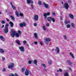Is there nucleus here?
Instances as JSON below:
<instances>
[{
  "label": "nucleus",
  "instance_id": "nucleus-33",
  "mask_svg": "<svg viewBox=\"0 0 76 76\" xmlns=\"http://www.w3.org/2000/svg\"><path fill=\"white\" fill-rule=\"evenodd\" d=\"M31 8H30V9H34V7H33V5L32 4H31Z\"/></svg>",
  "mask_w": 76,
  "mask_h": 76
},
{
  "label": "nucleus",
  "instance_id": "nucleus-10",
  "mask_svg": "<svg viewBox=\"0 0 76 76\" xmlns=\"http://www.w3.org/2000/svg\"><path fill=\"white\" fill-rule=\"evenodd\" d=\"M27 2L28 4H29V3H31L32 4H33L34 2L33 1L31 0H27Z\"/></svg>",
  "mask_w": 76,
  "mask_h": 76
},
{
  "label": "nucleus",
  "instance_id": "nucleus-27",
  "mask_svg": "<svg viewBox=\"0 0 76 76\" xmlns=\"http://www.w3.org/2000/svg\"><path fill=\"white\" fill-rule=\"evenodd\" d=\"M71 25L73 28H75V24H74L73 23H71Z\"/></svg>",
  "mask_w": 76,
  "mask_h": 76
},
{
  "label": "nucleus",
  "instance_id": "nucleus-54",
  "mask_svg": "<svg viewBox=\"0 0 76 76\" xmlns=\"http://www.w3.org/2000/svg\"><path fill=\"white\" fill-rule=\"evenodd\" d=\"M44 71H45V72H47V69H44Z\"/></svg>",
  "mask_w": 76,
  "mask_h": 76
},
{
  "label": "nucleus",
  "instance_id": "nucleus-5",
  "mask_svg": "<svg viewBox=\"0 0 76 76\" xmlns=\"http://www.w3.org/2000/svg\"><path fill=\"white\" fill-rule=\"evenodd\" d=\"M9 31V29H8V27H5V28L4 31V33L5 34H7V32Z\"/></svg>",
  "mask_w": 76,
  "mask_h": 76
},
{
  "label": "nucleus",
  "instance_id": "nucleus-9",
  "mask_svg": "<svg viewBox=\"0 0 76 76\" xmlns=\"http://www.w3.org/2000/svg\"><path fill=\"white\" fill-rule=\"evenodd\" d=\"M34 37L36 39H38V35H37V33H35L34 34Z\"/></svg>",
  "mask_w": 76,
  "mask_h": 76
},
{
  "label": "nucleus",
  "instance_id": "nucleus-42",
  "mask_svg": "<svg viewBox=\"0 0 76 76\" xmlns=\"http://www.w3.org/2000/svg\"><path fill=\"white\" fill-rule=\"evenodd\" d=\"M1 23H2V24H4V23H5V21L3 20L1 21Z\"/></svg>",
  "mask_w": 76,
  "mask_h": 76
},
{
  "label": "nucleus",
  "instance_id": "nucleus-55",
  "mask_svg": "<svg viewBox=\"0 0 76 76\" xmlns=\"http://www.w3.org/2000/svg\"><path fill=\"white\" fill-rule=\"evenodd\" d=\"M14 76H18V74H17L16 73H15L14 74Z\"/></svg>",
  "mask_w": 76,
  "mask_h": 76
},
{
  "label": "nucleus",
  "instance_id": "nucleus-44",
  "mask_svg": "<svg viewBox=\"0 0 76 76\" xmlns=\"http://www.w3.org/2000/svg\"><path fill=\"white\" fill-rule=\"evenodd\" d=\"M68 63H69V65H71V64H72V62H70V61L68 62Z\"/></svg>",
  "mask_w": 76,
  "mask_h": 76
},
{
  "label": "nucleus",
  "instance_id": "nucleus-57",
  "mask_svg": "<svg viewBox=\"0 0 76 76\" xmlns=\"http://www.w3.org/2000/svg\"><path fill=\"white\" fill-rule=\"evenodd\" d=\"M2 59L3 60H5V58H4V57H3L2 58Z\"/></svg>",
  "mask_w": 76,
  "mask_h": 76
},
{
  "label": "nucleus",
  "instance_id": "nucleus-49",
  "mask_svg": "<svg viewBox=\"0 0 76 76\" xmlns=\"http://www.w3.org/2000/svg\"><path fill=\"white\" fill-rule=\"evenodd\" d=\"M59 70L60 71V72H63V70H62V69L60 68L59 69Z\"/></svg>",
  "mask_w": 76,
  "mask_h": 76
},
{
  "label": "nucleus",
  "instance_id": "nucleus-31",
  "mask_svg": "<svg viewBox=\"0 0 76 76\" xmlns=\"http://www.w3.org/2000/svg\"><path fill=\"white\" fill-rule=\"evenodd\" d=\"M42 28L43 29L44 31H46V28H45V27L44 26H42Z\"/></svg>",
  "mask_w": 76,
  "mask_h": 76
},
{
  "label": "nucleus",
  "instance_id": "nucleus-4",
  "mask_svg": "<svg viewBox=\"0 0 76 76\" xmlns=\"http://www.w3.org/2000/svg\"><path fill=\"white\" fill-rule=\"evenodd\" d=\"M13 66H14V64L13 63H11L10 65L8 66V69H12L13 68Z\"/></svg>",
  "mask_w": 76,
  "mask_h": 76
},
{
  "label": "nucleus",
  "instance_id": "nucleus-45",
  "mask_svg": "<svg viewBox=\"0 0 76 76\" xmlns=\"http://www.w3.org/2000/svg\"><path fill=\"white\" fill-rule=\"evenodd\" d=\"M46 14L48 16H49V15H50V13L49 12H47V13H46Z\"/></svg>",
  "mask_w": 76,
  "mask_h": 76
},
{
  "label": "nucleus",
  "instance_id": "nucleus-23",
  "mask_svg": "<svg viewBox=\"0 0 76 76\" xmlns=\"http://www.w3.org/2000/svg\"><path fill=\"white\" fill-rule=\"evenodd\" d=\"M42 65L43 67H44V68H47V66L45 64H42Z\"/></svg>",
  "mask_w": 76,
  "mask_h": 76
},
{
  "label": "nucleus",
  "instance_id": "nucleus-32",
  "mask_svg": "<svg viewBox=\"0 0 76 76\" xmlns=\"http://www.w3.org/2000/svg\"><path fill=\"white\" fill-rule=\"evenodd\" d=\"M12 7L14 10H15V8H16V7L14 5H12Z\"/></svg>",
  "mask_w": 76,
  "mask_h": 76
},
{
  "label": "nucleus",
  "instance_id": "nucleus-51",
  "mask_svg": "<svg viewBox=\"0 0 76 76\" xmlns=\"http://www.w3.org/2000/svg\"><path fill=\"white\" fill-rule=\"evenodd\" d=\"M40 45H43V43L42 42H40Z\"/></svg>",
  "mask_w": 76,
  "mask_h": 76
},
{
  "label": "nucleus",
  "instance_id": "nucleus-30",
  "mask_svg": "<svg viewBox=\"0 0 76 76\" xmlns=\"http://www.w3.org/2000/svg\"><path fill=\"white\" fill-rule=\"evenodd\" d=\"M66 27L67 28H70V24H67L66 26Z\"/></svg>",
  "mask_w": 76,
  "mask_h": 76
},
{
  "label": "nucleus",
  "instance_id": "nucleus-1",
  "mask_svg": "<svg viewBox=\"0 0 76 76\" xmlns=\"http://www.w3.org/2000/svg\"><path fill=\"white\" fill-rule=\"evenodd\" d=\"M19 48L21 53H23L25 52V48L23 46H20L19 47Z\"/></svg>",
  "mask_w": 76,
  "mask_h": 76
},
{
  "label": "nucleus",
  "instance_id": "nucleus-7",
  "mask_svg": "<svg viewBox=\"0 0 76 76\" xmlns=\"http://www.w3.org/2000/svg\"><path fill=\"white\" fill-rule=\"evenodd\" d=\"M29 73H31L30 71H29L28 69H27L25 72V75H26V76H28V75H29Z\"/></svg>",
  "mask_w": 76,
  "mask_h": 76
},
{
  "label": "nucleus",
  "instance_id": "nucleus-59",
  "mask_svg": "<svg viewBox=\"0 0 76 76\" xmlns=\"http://www.w3.org/2000/svg\"><path fill=\"white\" fill-rule=\"evenodd\" d=\"M52 14L53 15H56V14H55V13H52Z\"/></svg>",
  "mask_w": 76,
  "mask_h": 76
},
{
  "label": "nucleus",
  "instance_id": "nucleus-52",
  "mask_svg": "<svg viewBox=\"0 0 76 76\" xmlns=\"http://www.w3.org/2000/svg\"><path fill=\"white\" fill-rule=\"evenodd\" d=\"M10 76H14V75L13 74H10Z\"/></svg>",
  "mask_w": 76,
  "mask_h": 76
},
{
  "label": "nucleus",
  "instance_id": "nucleus-56",
  "mask_svg": "<svg viewBox=\"0 0 76 76\" xmlns=\"http://www.w3.org/2000/svg\"><path fill=\"white\" fill-rule=\"evenodd\" d=\"M34 43L35 44H38V42H34Z\"/></svg>",
  "mask_w": 76,
  "mask_h": 76
},
{
  "label": "nucleus",
  "instance_id": "nucleus-48",
  "mask_svg": "<svg viewBox=\"0 0 76 76\" xmlns=\"http://www.w3.org/2000/svg\"><path fill=\"white\" fill-rule=\"evenodd\" d=\"M28 63L29 64H31L32 63V62H31V61H29L28 62Z\"/></svg>",
  "mask_w": 76,
  "mask_h": 76
},
{
  "label": "nucleus",
  "instance_id": "nucleus-29",
  "mask_svg": "<svg viewBox=\"0 0 76 76\" xmlns=\"http://www.w3.org/2000/svg\"><path fill=\"white\" fill-rule=\"evenodd\" d=\"M51 20L53 22H55L56 20H55V18H52Z\"/></svg>",
  "mask_w": 76,
  "mask_h": 76
},
{
  "label": "nucleus",
  "instance_id": "nucleus-28",
  "mask_svg": "<svg viewBox=\"0 0 76 76\" xmlns=\"http://www.w3.org/2000/svg\"><path fill=\"white\" fill-rule=\"evenodd\" d=\"M15 35L16 37H17V38H19V34L18 33H15Z\"/></svg>",
  "mask_w": 76,
  "mask_h": 76
},
{
  "label": "nucleus",
  "instance_id": "nucleus-34",
  "mask_svg": "<svg viewBox=\"0 0 76 76\" xmlns=\"http://www.w3.org/2000/svg\"><path fill=\"white\" fill-rule=\"evenodd\" d=\"M10 16L11 18V19L12 20H14V19H15V18H14V17H13V16H12V15H10Z\"/></svg>",
  "mask_w": 76,
  "mask_h": 76
},
{
  "label": "nucleus",
  "instance_id": "nucleus-60",
  "mask_svg": "<svg viewBox=\"0 0 76 76\" xmlns=\"http://www.w3.org/2000/svg\"><path fill=\"white\" fill-rule=\"evenodd\" d=\"M10 4L12 6L13 5V4H12V2H10Z\"/></svg>",
  "mask_w": 76,
  "mask_h": 76
},
{
  "label": "nucleus",
  "instance_id": "nucleus-43",
  "mask_svg": "<svg viewBox=\"0 0 76 76\" xmlns=\"http://www.w3.org/2000/svg\"><path fill=\"white\" fill-rule=\"evenodd\" d=\"M48 63L49 64H51V63H52V62L51 61H49L48 62Z\"/></svg>",
  "mask_w": 76,
  "mask_h": 76
},
{
  "label": "nucleus",
  "instance_id": "nucleus-3",
  "mask_svg": "<svg viewBox=\"0 0 76 76\" xmlns=\"http://www.w3.org/2000/svg\"><path fill=\"white\" fill-rule=\"evenodd\" d=\"M64 6L66 9H68L69 7V4L67 3H65Z\"/></svg>",
  "mask_w": 76,
  "mask_h": 76
},
{
  "label": "nucleus",
  "instance_id": "nucleus-25",
  "mask_svg": "<svg viewBox=\"0 0 76 76\" xmlns=\"http://www.w3.org/2000/svg\"><path fill=\"white\" fill-rule=\"evenodd\" d=\"M15 14L18 17H19V15L18 14V11H16L15 12Z\"/></svg>",
  "mask_w": 76,
  "mask_h": 76
},
{
  "label": "nucleus",
  "instance_id": "nucleus-64",
  "mask_svg": "<svg viewBox=\"0 0 76 76\" xmlns=\"http://www.w3.org/2000/svg\"><path fill=\"white\" fill-rule=\"evenodd\" d=\"M55 75H56V76H58V74H56Z\"/></svg>",
  "mask_w": 76,
  "mask_h": 76
},
{
  "label": "nucleus",
  "instance_id": "nucleus-14",
  "mask_svg": "<svg viewBox=\"0 0 76 76\" xmlns=\"http://www.w3.org/2000/svg\"><path fill=\"white\" fill-rule=\"evenodd\" d=\"M0 38L2 41H5V39L4 38V37H3L1 36L0 37Z\"/></svg>",
  "mask_w": 76,
  "mask_h": 76
},
{
  "label": "nucleus",
  "instance_id": "nucleus-62",
  "mask_svg": "<svg viewBox=\"0 0 76 76\" xmlns=\"http://www.w3.org/2000/svg\"><path fill=\"white\" fill-rule=\"evenodd\" d=\"M60 19H61V20H62L63 19V18L61 17L60 18Z\"/></svg>",
  "mask_w": 76,
  "mask_h": 76
},
{
  "label": "nucleus",
  "instance_id": "nucleus-47",
  "mask_svg": "<svg viewBox=\"0 0 76 76\" xmlns=\"http://www.w3.org/2000/svg\"><path fill=\"white\" fill-rule=\"evenodd\" d=\"M34 25L35 26H37V24L36 23H34Z\"/></svg>",
  "mask_w": 76,
  "mask_h": 76
},
{
  "label": "nucleus",
  "instance_id": "nucleus-22",
  "mask_svg": "<svg viewBox=\"0 0 76 76\" xmlns=\"http://www.w3.org/2000/svg\"><path fill=\"white\" fill-rule=\"evenodd\" d=\"M34 63L36 65V66H37V60H35L34 61Z\"/></svg>",
  "mask_w": 76,
  "mask_h": 76
},
{
  "label": "nucleus",
  "instance_id": "nucleus-63",
  "mask_svg": "<svg viewBox=\"0 0 76 76\" xmlns=\"http://www.w3.org/2000/svg\"><path fill=\"white\" fill-rule=\"evenodd\" d=\"M68 23H70V21H68Z\"/></svg>",
  "mask_w": 76,
  "mask_h": 76
},
{
  "label": "nucleus",
  "instance_id": "nucleus-17",
  "mask_svg": "<svg viewBox=\"0 0 76 76\" xmlns=\"http://www.w3.org/2000/svg\"><path fill=\"white\" fill-rule=\"evenodd\" d=\"M69 17H70V18H71V19H73L74 16L73 15L70 14L69 15Z\"/></svg>",
  "mask_w": 76,
  "mask_h": 76
},
{
  "label": "nucleus",
  "instance_id": "nucleus-18",
  "mask_svg": "<svg viewBox=\"0 0 76 76\" xmlns=\"http://www.w3.org/2000/svg\"><path fill=\"white\" fill-rule=\"evenodd\" d=\"M45 40L46 41H47L48 42H49V41H51V39L49 38H46L45 39Z\"/></svg>",
  "mask_w": 76,
  "mask_h": 76
},
{
  "label": "nucleus",
  "instance_id": "nucleus-61",
  "mask_svg": "<svg viewBox=\"0 0 76 76\" xmlns=\"http://www.w3.org/2000/svg\"><path fill=\"white\" fill-rule=\"evenodd\" d=\"M4 25H3L1 27V28H4Z\"/></svg>",
  "mask_w": 76,
  "mask_h": 76
},
{
  "label": "nucleus",
  "instance_id": "nucleus-13",
  "mask_svg": "<svg viewBox=\"0 0 76 76\" xmlns=\"http://www.w3.org/2000/svg\"><path fill=\"white\" fill-rule=\"evenodd\" d=\"M55 51H57V53H60V49L58 47H56V49H55Z\"/></svg>",
  "mask_w": 76,
  "mask_h": 76
},
{
  "label": "nucleus",
  "instance_id": "nucleus-37",
  "mask_svg": "<svg viewBox=\"0 0 76 76\" xmlns=\"http://www.w3.org/2000/svg\"><path fill=\"white\" fill-rule=\"evenodd\" d=\"M64 39L65 40H66L67 39V36L66 35H64Z\"/></svg>",
  "mask_w": 76,
  "mask_h": 76
},
{
  "label": "nucleus",
  "instance_id": "nucleus-50",
  "mask_svg": "<svg viewBox=\"0 0 76 76\" xmlns=\"http://www.w3.org/2000/svg\"><path fill=\"white\" fill-rule=\"evenodd\" d=\"M46 25H47V26H50V24L48 23H47L46 24Z\"/></svg>",
  "mask_w": 76,
  "mask_h": 76
},
{
  "label": "nucleus",
  "instance_id": "nucleus-24",
  "mask_svg": "<svg viewBox=\"0 0 76 76\" xmlns=\"http://www.w3.org/2000/svg\"><path fill=\"white\" fill-rule=\"evenodd\" d=\"M47 13H45L44 15L43 16H44V18L45 19H47Z\"/></svg>",
  "mask_w": 76,
  "mask_h": 76
},
{
  "label": "nucleus",
  "instance_id": "nucleus-53",
  "mask_svg": "<svg viewBox=\"0 0 76 76\" xmlns=\"http://www.w3.org/2000/svg\"><path fill=\"white\" fill-rule=\"evenodd\" d=\"M6 19L7 21H8V22H9V21H10V20H9V19H8V18H6Z\"/></svg>",
  "mask_w": 76,
  "mask_h": 76
},
{
  "label": "nucleus",
  "instance_id": "nucleus-26",
  "mask_svg": "<svg viewBox=\"0 0 76 76\" xmlns=\"http://www.w3.org/2000/svg\"><path fill=\"white\" fill-rule=\"evenodd\" d=\"M38 4L39 5H41V4H42V1H38Z\"/></svg>",
  "mask_w": 76,
  "mask_h": 76
},
{
  "label": "nucleus",
  "instance_id": "nucleus-15",
  "mask_svg": "<svg viewBox=\"0 0 76 76\" xmlns=\"http://www.w3.org/2000/svg\"><path fill=\"white\" fill-rule=\"evenodd\" d=\"M10 26L12 28H13V26L14 25L13 24V23L12 22V21H10Z\"/></svg>",
  "mask_w": 76,
  "mask_h": 76
},
{
  "label": "nucleus",
  "instance_id": "nucleus-21",
  "mask_svg": "<svg viewBox=\"0 0 76 76\" xmlns=\"http://www.w3.org/2000/svg\"><path fill=\"white\" fill-rule=\"evenodd\" d=\"M0 52L1 53H4V50L3 49H0Z\"/></svg>",
  "mask_w": 76,
  "mask_h": 76
},
{
  "label": "nucleus",
  "instance_id": "nucleus-36",
  "mask_svg": "<svg viewBox=\"0 0 76 76\" xmlns=\"http://www.w3.org/2000/svg\"><path fill=\"white\" fill-rule=\"evenodd\" d=\"M18 32L19 33V34H20V35L21 34H22V32H21V31L20 30L18 31Z\"/></svg>",
  "mask_w": 76,
  "mask_h": 76
},
{
  "label": "nucleus",
  "instance_id": "nucleus-35",
  "mask_svg": "<svg viewBox=\"0 0 76 76\" xmlns=\"http://www.w3.org/2000/svg\"><path fill=\"white\" fill-rule=\"evenodd\" d=\"M24 71H25V69L22 68L21 69V72H22V73H23Z\"/></svg>",
  "mask_w": 76,
  "mask_h": 76
},
{
  "label": "nucleus",
  "instance_id": "nucleus-20",
  "mask_svg": "<svg viewBox=\"0 0 76 76\" xmlns=\"http://www.w3.org/2000/svg\"><path fill=\"white\" fill-rule=\"evenodd\" d=\"M69 54L71 56H72V57L73 58H75V56H73V53H72L70 52L69 53Z\"/></svg>",
  "mask_w": 76,
  "mask_h": 76
},
{
  "label": "nucleus",
  "instance_id": "nucleus-40",
  "mask_svg": "<svg viewBox=\"0 0 76 76\" xmlns=\"http://www.w3.org/2000/svg\"><path fill=\"white\" fill-rule=\"evenodd\" d=\"M23 42L24 44H25L26 43V41L24 40L23 41Z\"/></svg>",
  "mask_w": 76,
  "mask_h": 76
},
{
  "label": "nucleus",
  "instance_id": "nucleus-8",
  "mask_svg": "<svg viewBox=\"0 0 76 76\" xmlns=\"http://www.w3.org/2000/svg\"><path fill=\"white\" fill-rule=\"evenodd\" d=\"M34 19L36 21H37L38 19V15H35L34 17Z\"/></svg>",
  "mask_w": 76,
  "mask_h": 76
},
{
  "label": "nucleus",
  "instance_id": "nucleus-19",
  "mask_svg": "<svg viewBox=\"0 0 76 76\" xmlns=\"http://www.w3.org/2000/svg\"><path fill=\"white\" fill-rule=\"evenodd\" d=\"M66 72L64 74L65 76H69V73H68V71H66Z\"/></svg>",
  "mask_w": 76,
  "mask_h": 76
},
{
  "label": "nucleus",
  "instance_id": "nucleus-58",
  "mask_svg": "<svg viewBox=\"0 0 76 76\" xmlns=\"http://www.w3.org/2000/svg\"><path fill=\"white\" fill-rule=\"evenodd\" d=\"M6 71V69H3V72H5Z\"/></svg>",
  "mask_w": 76,
  "mask_h": 76
},
{
  "label": "nucleus",
  "instance_id": "nucleus-16",
  "mask_svg": "<svg viewBox=\"0 0 76 76\" xmlns=\"http://www.w3.org/2000/svg\"><path fill=\"white\" fill-rule=\"evenodd\" d=\"M52 18V17H48L47 18V20H48V21H49V22H50L51 20V19Z\"/></svg>",
  "mask_w": 76,
  "mask_h": 76
},
{
  "label": "nucleus",
  "instance_id": "nucleus-12",
  "mask_svg": "<svg viewBox=\"0 0 76 76\" xmlns=\"http://www.w3.org/2000/svg\"><path fill=\"white\" fill-rule=\"evenodd\" d=\"M43 4L45 6V8H48V4L45 3V2H43Z\"/></svg>",
  "mask_w": 76,
  "mask_h": 76
},
{
  "label": "nucleus",
  "instance_id": "nucleus-39",
  "mask_svg": "<svg viewBox=\"0 0 76 76\" xmlns=\"http://www.w3.org/2000/svg\"><path fill=\"white\" fill-rule=\"evenodd\" d=\"M45 44H46V45H48V44H49V42H47V41H45Z\"/></svg>",
  "mask_w": 76,
  "mask_h": 76
},
{
  "label": "nucleus",
  "instance_id": "nucleus-11",
  "mask_svg": "<svg viewBox=\"0 0 76 76\" xmlns=\"http://www.w3.org/2000/svg\"><path fill=\"white\" fill-rule=\"evenodd\" d=\"M15 41L16 43H17V44L18 45H21V44L20 43V42L18 40H15Z\"/></svg>",
  "mask_w": 76,
  "mask_h": 76
},
{
  "label": "nucleus",
  "instance_id": "nucleus-41",
  "mask_svg": "<svg viewBox=\"0 0 76 76\" xmlns=\"http://www.w3.org/2000/svg\"><path fill=\"white\" fill-rule=\"evenodd\" d=\"M20 15L21 17L23 16V14L22 13H20Z\"/></svg>",
  "mask_w": 76,
  "mask_h": 76
},
{
  "label": "nucleus",
  "instance_id": "nucleus-46",
  "mask_svg": "<svg viewBox=\"0 0 76 76\" xmlns=\"http://www.w3.org/2000/svg\"><path fill=\"white\" fill-rule=\"evenodd\" d=\"M9 24L7 23L6 24V26H5V28H6V27H8L7 26H9Z\"/></svg>",
  "mask_w": 76,
  "mask_h": 76
},
{
  "label": "nucleus",
  "instance_id": "nucleus-2",
  "mask_svg": "<svg viewBox=\"0 0 76 76\" xmlns=\"http://www.w3.org/2000/svg\"><path fill=\"white\" fill-rule=\"evenodd\" d=\"M16 33V31H12L10 34L11 37H15Z\"/></svg>",
  "mask_w": 76,
  "mask_h": 76
},
{
  "label": "nucleus",
  "instance_id": "nucleus-38",
  "mask_svg": "<svg viewBox=\"0 0 76 76\" xmlns=\"http://www.w3.org/2000/svg\"><path fill=\"white\" fill-rule=\"evenodd\" d=\"M68 21H64V24H68Z\"/></svg>",
  "mask_w": 76,
  "mask_h": 76
},
{
  "label": "nucleus",
  "instance_id": "nucleus-6",
  "mask_svg": "<svg viewBox=\"0 0 76 76\" xmlns=\"http://www.w3.org/2000/svg\"><path fill=\"white\" fill-rule=\"evenodd\" d=\"M20 27H22L23 26H26V23L25 22H23L22 23H20Z\"/></svg>",
  "mask_w": 76,
  "mask_h": 76
}]
</instances>
